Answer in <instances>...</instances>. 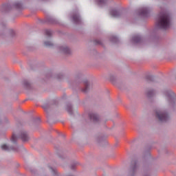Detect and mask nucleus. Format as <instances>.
Instances as JSON below:
<instances>
[{
    "label": "nucleus",
    "instance_id": "f257e3e1",
    "mask_svg": "<svg viewBox=\"0 0 176 176\" xmlns=\"http://www.w3.org/2000/svg\"><path fill=\"white\" fill-rule=\"evenodd\" d=\"M157 25L161 30H168L171 25L170 15L166 13H161L157 22Z\"/></svg>",
    "mask_w": 176,
    "mask_h": 176
},
{
    "label": "nucleus",
    "instance_id": "f03ea898",
    "mask_svg": "<svg viewBox=\"0 0 176 176\" xmlns=\"http://www.w3.org/2000/svg\"><path fill=\"white\" fill-rule=\"evenodd\" d=\"M156 116L160 122H167L170 120V116H168L165 111H157Z\"/></svg>",
    "mask_w": 176,
    "mask_h": 176
},
{
    "label": "nucleus",
    "instance_id": "7ed1b4c3",
    "mask_svg": "<svg viewBox=\"0 0 176 176\" xmlns=\"http://www.w3.org/2000/svg\"><path fill=\"white\" fill-rule=\"evenodd\" d=\"M20 138L23 141V142H25L30 140V137L28 136V134H27V132L22 131L20 135Z\"/></svg>",
    "mask_w": 176,
    "mask_h": 176
},
{
    "label": "nucleus",
    "instance_id": "20e7f679",
    "mask_svg": "<svg viewBox=\"0 0 176 176\" xmlns=\"http://www.w3.org/2000/svg\"><path fill=\"white\" fill-rule=\"evenodd\" d=\"M89 118L91 119V120H93V122H98V116L95 113H91L89 114Z\"/></svg>",
    "mask_w": 176,
    "mask_h": 176
},
{
    "label": "nucleus",
    "instance_id": "39448f33",
    "mask_svg": "<svg viewBox=\"0 0 176 176\" xmlns=\"http://www.w3.org/2000/svg\"><path fill=\"white\" fill-rule=\"evenodd\" d=\"M174 96H175V94L172 91H167L166 92V96L168 98H170V100H172V98H174Z\"/></svg>",
    "mask_w": 176,
    "mask_h": 176
},
{
    "label": "nucleus",
    "instance_id": "423d86ee",
    "mask_svg": "<svg viewBox=\"0 0 176 176\" xmlns=\"http://www.w3.org/2000/svg\"><path fill=\"white\" fill-rule=\"evenodd\" d=\"M110 13L112 17H119V12L116 10H111Z\"/></svg>",
    "mask_w": 176,
    "mask_h": 176
},
{
    "label": "nucleus",
    "instance_id": "0eeeda50",
    "mask_svg": "<svg viewBox=\"0 0 176 176\" xmlns=\"http://www.w3.org/2000/svg\"><path fill=\"white\" fill-rule=\"evenodd\" d=\"M60 50L64 52V53H66V54H69V53H71V50L67 47H61Z\"/></svg>",
    "mask_w": 176,
    "mask_h": 176
},
{
    "label": "nucleus",
    "instance_id": "6e6552de",
    "mask_svg": "<svg viewBox=\"0 0 176 176\" xmlns=\"http://www.w3.org/2000/svg\"><path fill=\"white\" fill-rule=\"evenodd\" d=\"M148 13H149V10L148 8H143L141 12L142 16H148Z\"/></svg>",
    "mask_w": 176,
    "mask_h": 176
},
{
    "label": "nucleus",
    "instance_id": "1a4fd4ad",
    "mask_svg": "<svg viewBox=\"0 0 176 176\" xmlns=\"http://www.w3.org/2000/svg\"><path fill=\"white\" fill-rule=\"evenodd\" d=\"M73 21L74 23H79L80 21V18L79 17V15L75 14L73 16Z\"/></svg>",
    "mask_w": 176,
    "mask_h": 176
},
{
    "label": "nucleus",
    "instance_id": "9d476101",
    "mask_svg": "<svg viewBox=\"0 0 176 176\" xmlns=\"http://www.w3.org/2000/svg\"><path fill=\"white\" fill-rule=\"evenodd\" d=\"M133 41L136 43H138V42H140V41H141V37H140V36H135L133 37Z\"/></svg>",
    "mask_w": 176,
    "mask_h": 176
},
{
    "label": "nucleus",
    "instance_id": "9b49d317",
    "mask_svg": "<svg viewBox=\"0 0 176 176\" xmlns=\"http://www.w3.org/2000/svg\"><path fill=\"white\" fill-rule=\"evenodd\" d=\"M84 85L85 86V88L83 89V91L86 92V91H87V87H89V81L85 80L84 82Z\"/></svg>",
    "mask_w": 176,
    "mask_h": 176
},
{
    "label": "nucleus",
    "instance_id": "f8f14e48",
    "mask_svg": "<svg viewBox=\"0 0 176 176\" xmlns=\"http://www.w3.org/2000/svg\"><path fill=\"white\" fill-rule=\"evenodd\" d=\"M1 149L3 151H9V147L6 144H2L1 145Z\"/></svg>",
    "mask_w": 176,
    "mask_h": 176
},
{
    "label": "nucleus",
    "instance_id": "ddd939ff",
    "mask_svg": "<svg viewBox=\"0 0 176 176\" xmlns=\"http://www.w3.org/2000/svg\"><path fill=\"white\" fill-rule=\"evenodd\" d=\"M44 45H45L46 46L50 47V46H53V43H52V41H45L44 43Z\"/></svg>",
    "mask_w": 176,
    "mask_h": 176
},
{
    "label": "nucleus",
    "instance_id": "4468645a",
    "mask_svg": "<svg viewBox=\"0 0 176 176\" xmlns=\"http://www.w3.org/2000/svg\"><path fill=\"white\" fill-rule=\"evenodd\" d=\"M11 141L12 142H16V141H17V136H16L14 134H12Z\"/></svg>",
    "mask_w": 176,
    "mask_h": 176
},
{
    "label": "nucleus",
    "instance_id": "2eb2a0df",
    "mask_svg": "<svg viewBox=\"0 0 176 176\" xmlns=\"http://www.w3.org/2000/svg\"><path fill=\"white\" fill-rule=\"evenodd\" d=\"M45 35H47V36H50L52 35V31L49 30H45Z\"/></svg>",
    "mask_w": 176,
    "mask_h": 176
},
{
    "label": "nucleus",
    "instance_id": "dca6fc26",
    "mask_svg": "<svg viewBox=\"0 0 176 176\" xmlns=\"http://www.w3.org/2000/svg\"><path fill=\"white\" fill-rule=\"evenodd\" d=\"M67 110L69 112V113H72V109H71V107H67Z\"/></svg>",
    "mask_w": 176,
    "mask_h": 176
},
{
    "label": "nucleus",
    "instance_id": "f3484780",
    "mask_svg": "<svg viewBox=\"0 0 176 176\" xmlns=\"http://www.w3.org/2000/svg\"><path fill=\"white\" fill-rule=\"evenodd\" d=\"M153 93V91H149V92L148 93V97H151V96H152Z\"/></svg>",
    "mask_w": 176,
    "mask_h": 176
},
{
    "label": "nucleus",
    "instance_id": "a211bd4d",
    "mask_svg": "<svg viewBox=\"0 0 176 176\" xmlns=\"http://www.w3.org/2000/svg\"><path fill=\"white\" fill-rule=\"evenodd\" d=\"M25 86L26 87H28V86H30V84L28 83V82H25Z\"/></svg>",
    "mask_w": 176,
    "mask_h": 176
},
{
    "label": "nucleus",
    "instance_id": "6ab92c4d",
    "mask_svg": "<svg viewBox=\"0 0 176 176\" xmlns=\"http://www.w3.org/2000/svg\"><path fill=\"white\" fill-rule=\"evenodd\" d=\"M133 170H135V168L137 167V163H135V165H133Z\"/></svg>",
    "mask_w": 176,
    "mask_h": 176
},
{
    "label": "nucleus",
    "instance_id": "aec40b11",
    "mask_svg": "<svg viewBox=\"0 0 176 176\" xmlns=\"http://www.w3.org/2000/svg\"><path fill=\"white\" fill-rule=\"evenodd\" d=\"M43 108L45 111L47 109V107L46 106H44Z\"/></svg>",
    "mask_w": 176,
    "mask_h": 176
},
{
    "label": "nucleus",
    "instance_id": "412c9836",
    "mask_svg": "<svg viewBox=\"0 0 176 176\" xmlns=\"http://www.w3.org/2000/svg\"><path fill=\"white\" fill-rule=\"evenodd\" d=\"M50 170H52V171H54V170H53V168H50Z\"/></svg>",
    "mask_w": 176,
    "mask_h": 176
},
{
    "label": "nucleus",
    "instance_id": "4be33fe9",
    "mask_svg": "<svg viewBox=\"0 0 176 176\" xmlns=\"http://www.w3.org/2000/svg\"><path fill=\"white\" fill-rule=\"evenodd\" d=\"M100 2H102V0H100Z\"/></svg>",
    "mask_w": 176,
    "mask_h": 176
},
{
    "label": "nucleus",
    "instance_id": "5701e85b",
    "mask_svg": "<svg viewBox=\"0 0 176 176\" xmlns=\"http://www.w3.org/2000/svg\"><path fill=\"white\" fill-rule=\"evenodd\" d=\"M11 32H14L13 30H10Z\"/></svg>",
    "mask_w": 176,
    "mask_h": 176
},
{
    "label": "nucleus",
    "instance_id": "b1692460",
    "mask_svg": "<svg viewBox=\"0 0 176 176\" xmlns=\"http://www.w3.org/2000/svg\"><path fill=\"white\" fill-rule=\"evenodd\" d=\"M144 176H149V175H144Z\"/></svg>",
    "mask_w": 176,
    "mask_h": 176
}]
</instances>
